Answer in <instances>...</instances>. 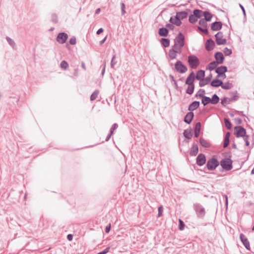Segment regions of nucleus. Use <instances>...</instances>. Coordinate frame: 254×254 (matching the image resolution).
Returning <instances> with one entry per match:
<instances>
[{
	"label": "nucleus",
	"instance_id": "61",
	"mask_svg": "<svg viewBox=\"0 0 254 254\" xmlns=\"http://www.w3.org/2000/svg\"><path fill=\"white\" fill-rule=\"evenodd\" d=\"M222 196H223V198H225V205L227 207L228 203V197L226 194H223Z\"/></svg>",
	"mask_w": 254,
	"mask_h": 254
},
{
	"label": "nucleus",
	"instance_id": "59",
	"mask_svg": "<svg viewBox=\"0 0 254 254\" xmlns=\"http://www.w3.org/2000/svg\"><path fill=\"white\" fill-rule=\"evenodd\" d=\"M244 139L246 142V145L248 146L250 145V142L248 140V136L246 135V136H244Z\"/></svg>",
	"mask_w": 254,
	"mask_h": 254
},
{
	"label": "nucleus",
	"instance_id": "28",
	"mask_svg": "<svg viewBox=\"0 0 254 254\" xmlns=\"http://www.w3.org/2000/svg\"><path fill=\"white\" fill-rule=\"evenodd\" d=\"M203 15L204 17V19H205L207 21H210L212 15L208 11H204L203 12Z\"/></svg>",
	"mask_w": 254,
	"mask_h": 254
},
{
	"label": "nucleus",
	"instance_id": "43",
	"mask_svg": "<svg viewBox=\"0 0 254 254\" xmlns=\"http://www.w3.org/2000/svg\"><path fill=\"white\" fill-rule=\"evenodd\" d=\"M6 39L8 43V44L13 48H14L15 47V43L14 41L11 39L10 37L6 36Z\"/></svg>",
	"mask_w": 254,
	"mask_h": 254
},
{
	"label": "nucleus",
	"instance_id": "44",
	"mask_svg": "<svg viewBox=\"0 0 254 254\" xmlns=\"http://www.w3.org/2000/svg\"><path fill=\"white\" fill-rule=\"evenodd\" d=\"M194 80L195 79H194V78H191L190 77H188L187 78L185 83L186 84L188 85H194L193 82Z\"/></svg>",
	"mask_w": 254,
	"mask_h": 254
},
{
	"label": "nucleus",
	"instance_id": "34",
	"mask_svg": "<svg viewBox=\"0 0 254 254\" xmlns=\"http://www.w3.org/2000/svg\"><path fill=\"white\" fill-rule=\"evenodd\" d=\"M221 86L223 89L228 90L231 89L233 87V85L232 83L227 82L224 84L223 83Z\"/></svg>",
	"mask_w": 254,
	"mask_h": 254
},
{
	"label": "nucleus",
	"instance_id": "33",
	"mask_svg": "<svg viewBox=\"0 0 254 254\" xmlns=\"http://www.w3.org/2000/svg\"><path fill=\"white\" fill-rule=\"evenodd\" d=\"M202 13H203V11H202L201 10H199L198 9H195L193 11V14L194 15V16L197 18H200L202 16V15H201Z\"/></svg>",
	"mask_w": 254,
	"mask_h": 254
},
{
	"label": "nucleus",
	"instance_id": "13",
	"mask_svg": "<svg viewBox=\"0 0 254 254\" xmlns=\"http://www.w3.org/2000/svg\"><path fill=\"white\" fill-rule=\"evenodd\" d=\"M212 77V74H210L206 78H203L202 79L199 81V86L200 87H203L204 86L208 84L211 81Z\"/></svg>",
	"mask_w": 254,
	"mask_h": 254
},
{
	"label": "nucleus",
	"instance_id": "52",
	"mask_svg": "<svg viewBox=\"0 0 254 254\" xmlns=\"http://www.w3.org/2000/svg\"><path fill=\"white\" fill-rule=\"evenodd\" d=\"M163 211V207L162 205H161L160 206H159L158 207V217H160L162 215Z\"/></svg>",
	"mask_w": 254,
	"mask_h": 254
},
{
	"label": "nucleus",
	"instance_id": "6",
	"mask_svg": "<svg viewBox=\"0 0 254 254\" xmlns=\"http://www.w3.org/2000/svg\"><path fill=\"white\" fill-rule=\"evenodd\" d=\"M234 134L237 137H244L246 135V130L242 126H236L234 127Z\"/></svg>",
	"mask_w": 254,
	"mask_h": 254
},
{
	"label": "nucleus",
	"instance_id": "19",
	"mask_svg": "<svg viewBox=\"0 0 254 254\" xmlns=\"http://www.w3.org/2000/svg\"><path fill=\"white\" fill-rule=\"evenodd\" d=\"M188 15V13L186 11H183L178 12L176 13V19L183 20L186 18Z\"/></svg>",
	"mask_w": 254,
	"mask_h": 254
},
{
	"label": "nucleus",
	"instance_id": "23",
	"mask_svg": "<svg viewBox=\"0 0 254 254\" xmlns=\"http://www.w3.org/2000/svg\"><path fill=\"white\" fill-rule=\"evenodd\" d=\"M201 127V123L200 122H198L195 124V128H194V136L195 137H198L199 136V134L200 131Z\"/></svg>",
	"mask_w": 254,
	"mask_h": 254
},
{
	"label": "nucleus",
	"instance_id": "27",
	"mask_svg": "<svg viewBox=\"0 0 254 254\" xmlns=\"http://www.w3.org/2000/svg\"><path fill=\"white\" fill-rule=\"evenodd\" d=\"M199 142L204 147L208 148L210 146V143L207 140L203 139V138H200L199 139Z\"/></svg>",
	"mask_w": 254,
	"mask_h": 254
},
{
	"label": "nucleus",
	"instance_id": "40",
	"mask_svg": "<svg viewBox=\"0 0 254 254\" xmlns=\"http://www.w3.org/2000/svg\"><path fill=\"white\" fill-rule=\"evenodd\" d=\"M205 93V90L203 89H200L198 92L195 94V97H199L202 98L204 96V94Z\"/></svg>",
	"mask_w": 254,
	"mask_h": 254
},
{
	"label": "nucleus",
	"instance_id": "15",
	"mask_svg": "<svg viewBox=\"0 0 254 254\" xmlns=\"http://www.w3.org/2000/svg\"><path fill=\"white\" fill-rule=\"evenodd\" d=\"M215 43L211 39H208L205 43V49L207 51H210L213 49Z\"/></svg>",
	"mask_w": 254,
	"mask_h": 254
},
{
	"label": "nucleus",
	"instance_id": "56",
	"mask_svg": "<svg viewBox=\"0 0 254 254\" xmlns=\"http://www.w3.org/2000/svg\"><path fill=\"white\" fill-rule=\"evenodd\" d=\"M185 227V224L183 221H182L181 219H179V229L180 230H182L184 229Z\"/></svg>",
	"mask_w": 254,
	"mask_h": 254
},
{
	"label": "nucleus",
	"instance_id": "62",
	"mask_svg": "<svg viewBox=\"0 0 254 254\" xmlns=\"http://www.w3.org/2000/svg\"><path fill=\"white\" fill-rule=\"evenodd\" d=\"M188 77H190L191 78H194V79H195V76L194 72L192 71Z\"/></svg>",
	"mask_w": 254,
	"mask_h": 254
},
{
	"label": "nucleus",
	"instance_id": "10",
	"mask_svg": "<svg viewBox=\"0 0 254 254\" xmlns=\"http://www.w3.org/2000/svg\"><path fill=\"white\" fill-rule=\"evenodd\" d=\"M206 163V158L204 154H199L196 157V164L199 166H202Z\"/></svg>",
	"mask_w": 254,
	"mask_h": 254
},
{
	"label": "nucleus",
	"instance_id": "49",
	"mask_svg": "<svg viewBox=\"0 0 254 254\" xmlns=\"http://www.w3.org/2000/svg\"><path fill=\"white\" fill-rule=\"evenodd\" d=\"M51 19H52V21L54 23H58V16L56 14H55V13L52 14V16H51Z\"/></svg>",
	"mask_w": 254,
	"mask_h": 254
},
{
	"label": "nucleus",
	"instance_id": "54",
	"mask_svg": "<svg viewBox=\"0 0 254 254\" xmlns=\"http://www.w3.org/2000/svg\"><path fill=\"white\" fill-rule=\"evenodd\" d=\"M121 6L122 15H124L125 14V13H126V11H125L126 6H125V4L123 2H122L121 3Z\"/></svg>",
	"mask_w": 254,
	"mask_h": 254
},
{
	"label": "nucleus",
	"instance_id": "64",
	"mask_svg": "<svg viewBox=\"0 0 254 254\" xmlns=\"http://www.w3.org/2000/svg\"><path fill=\"white\" fill-rule=\"evenodd\" d=\"M237 124L238 125H241L242 123V120L240 118H238L235 119Z\"/></svg>",
	"mask_w": 254,
	"mask_h": 254
},
{
	"label": "nucleus",
	"instance_id": "1",
	"mask_svg": "<svg viewBox=\"0 0 254 254\" xmlns=\"http://www.w3.org/2000/svg\"><path fill=\"white\" fill-rule=\"evenodd\" d=\"M219 164L222 168L226 171H230L233 168V161L229 158L222 159Z\"/></svg>",
	"mask_w": 254,
	"mask_h": 254
},
{
	"label": "nucleus",
	"instance_id": "36",
	"mask_svg": "<svg viewBox=\"0 0 254 254\" xmlns=\"http://www.w3.org/2000/svg\"><path fill=\"white\" fill-rule=\"evenodd\" d=\"M230 103V98L228 97H224L221 101V104L224 107L226 106V105L229 104Z\"/></svg>",
	"mask_w": 254,
	"mask_h": 254
},
{
	"label": "nucleus",
	"instance_id": "18",
	"mask_svg": "<svg viewBox=\"0 0 254 254\" xmlns=\"http://www.w3.org/2000/svg\"><path fill=\"white\" fill-rule=\"evenodd\" d=\"M215 71L216 73L220 75L221 74H224L227 71V67L225 66H221L217 67Z\"/></svg>",
	"mask_w": 254,
	"mask_h": 254
},
{
	"label": "nucleus",
	"instance_id": "47",
	"mask_svg": "<svg viewBox=\"0 0 254 254\" xmlns=\"http://www.w3.org/2000/svg\"><path fill=\"white\" fill-rule=\"evenodd\" d=\"M172 49H175L176 51L179 52L181 53L182 51V47H180V46L175 42V44L173 46V48Z\"/></svg>",
	"mask_w": 254,
	"mask_h": 254
},
{
	"label": "nucleus",
	"instance_id": "42",
	"mask_svg": "<svg viewBox=\"0 0 254 254\" xmlns=\"http://www.w3.org/2000/svg\"><path fill=\"white\" fill-rule=\"evenodd\" d=\"M207 21H206L204 18H201L199 21V24L203 27H207Z\"/></svg>",
	"mask_w": 254,
	"mask_h": 254
},
{
	"label": "nucleus",
	"instance_id": "51",
	"mask_svg": "<svg viewBox=\"0 0 254 254\" xmlns=\"http://www.w3.org/2000/svg\"><path fill=\"white\" fill-rule=\"evenodd\" d=\"M118 127V125L117 124H116V123L112 125V127H111V128L110 129V132H111V133L113 134L114 130H116L117 128Z\"/></svg>",
	"mask_w": 254,
	"mask_h": 254
},
{
	"label": "nucleus",
	"instance_id": "30",
	"mask_svg": "<svg viewBox=\"0 0 254 254\" xmlns=\"http://www.w3.org/2000/svg\"><path fill=\"white\" fill-rule=\"evenodd\" d=\"M170 40L169 39L163 38L161 40L162 45L165 48H167L170 45Z\"/></svg>",
	"mask_w": 254,
	"mask_h": 254
},
{
	"label": "nucleus",
	"instance_id": "7",
	"mask_svg": "<svg viewBox=\"0 0 254 254\" xmlns=\"http://www.w3.org/2000/svg\"><path fill=\"white\" fill-rule=\"evenodd\" d=\"M216 43L218 45H223L227 43L226 39L223 38L222 32H219L215 35Z\"/></svg>",
	"mask_w": 254,
	"mask_h": 254
},
{
	"label": "nucleus",
	"instance_id": "14",
	"mask_svg": "<svg viewBox=\"0 0 254 254\" xmlns=\"http://www.w3.org/2000/svg\"><path fill=\"white\" fill-rule=\"evenodd\" d=\"M222 23L221 21H215L211 24V29L213 31H218L222 28Z\"/></svg>",
	"mask_w": 254,
	"mask_h": 254
},
{
	"label": "nucleus",
	"instance_id": "63",
	"mask_svg": "<svg viewBox=\"0 0 254 254\" xmlns=\"http://www.w3.org/2000/svg\"><path fill=\"white\" fill-rule=\"evenodd\" d=\"M73 239V235L72 234H68L67 235V239L68 240V241H71Z\"/></svg>",
	"mask_w": 254,
	"mask_h": 254
},
{
	"label": "nucleus",
	"instance_id": "57",
	"mask_svg": "<svg viewBox=\"0 0 254 254\" xmlns=\"http://www.w3.org/2000/svg\"><path fill=\"white\" fill-rule=\"evenodd\" d=\"M229 98L231 102L237 100L239 98V96L237 95H234L232 97Z\"/></svg>",
	"mask_w": 254,
	"mask_h": 254
},
{
	"label": "nucleus",
	"instance_id": "58",
	"mask_svg": "<svg viewBox=\"0 0 254 254\" xmlns=\"http://www.w3.org/2000/svg\"><path fill=\"white\" fill-rule=\"evenodd\" d=\"M111 230V224H109L108 226H107L105 228V232L106 233H109Z\"/></svg>",
	"mask_w": 254,
	"mask_h": 254
},
{
	"label": "nucleus",
	"instance_id": "37",
	"mask_svg": "<svg viewBox=\"0 0 254 254\" xmlns=\"http://www.w3.org/2000/svg\"><path fill=\"white\" fill-rule=\"evenodd\" d=\"M194 89V85H189L186 90V93L188 94L191 95L193 92Z\"/></svg>",
	"mask_w": 254,
	"mask_h": 254
},
{
	"label": "nucleus",
	"instance_id": "35",
	"mask_svg": "<svg viewBox=\"0 0 254 254\" xmlns=\"http://www.w3.org/2000/svg\"><path fill=\"white\" fill-rule=\"evenodd\" d=\"M170 21L173 23V24H175L176 25L178 26H180L181 24H182V22L181 21V19H176L174 20L172 17H171L170 19Z\"/></svg>",
	"mask_w": 254,
	"mask_h": 254
},
{
	"label": "nucleus",
	"instance_id": "8",
	"mask_svg": "<svg viewBox=\"0 0 254 254\" xmlns=\"http://www.w3.org/2000/svg\"><path fill=\"white\" fill-rule=\"evenodd\" d=\"M68 35L64 32H61L57 35L56 40L60 44H64L68 39Z\"/></svg>",
	"mask_w": 254,
	"mask_h": 254
},
{
	"label": "nucleus",
	"instance_id": "48",
	"mask_svg": "<svg viewBox=\"0 0 254 254\" xmlns=\"http://www.w3.org/2000/svg\"><path fill=\"white\" fill-rule=\"evenodd\" d=\"M197 28L199 31H201L204 34H205V35L208 34V32L207 27H203L198 26Z\"/></svg>",
	"mask_w": 254,
	"mask_h": 254
},
{
	"label": "nucleus",
	"instance_id": "11",
	"mask_svg": "<svg viewBox=\"0 0 254 254\" xmlns=\"http://www.w3.org/2000/svg\"><path fill=\"white\" fill-rule=\"evenodd\" d=\"M240 239L245 246V247L248 250H250V245L249 241H248L246 236L243 234H240Z\"/></svg>",
	"mask_w": 254,
	"mask_h": 254
},
{
	"label": "nucleus",
	"instance_id": "55",
	"mask_svg": "<svg viewBox=\"0 0 254 254\" xmlns=\"http://www.w3.org/2000/svg\"><path fill=\"white\" fill-rule=\"evenodd\" d=\"M69 43L71 45H75L76 43V39L75 37H72L70 39Z\"/></svg>",
	"mask_w": 254,
	"mask_h": 254
},
{
	"label": "nucleus",
	"instance_id": "31",
	"mask_svg": "<svg viewBox=\"0 0 254 254\" xmlns=\"http://www.w3.org/2000/svg\"><path fill=\"white\" fill-rule=\"evenodd\" d=\"M210 100L212 104H216L219 101L220 99L216 94H214L212 96V98H210Z\"/></svg>",
	"mask_w": 254,
	"mask_h": 254
},
{
	"label": "nucleus",
	"instance_id": "22",
	"mask_svg": "<svg viewBox=\"0 0 254 254\" xmlns=\"http://www.w3.org/2000/svg\"><path fill=\"white\" fill-rule=\"evenodd\" d=\"M205 76V71L203 70H199L196 72V74L195 76L196 79L199 80L200 81Z\"/></svg>",
	"mask_w": 254,
	"mask_h": 254
},
{
	"label": "nucleus",
	"instance_id": "60",
	"mask_svg": "<svg viewBox=\"0 0 254 254\" xmlns=\"http://www.w3.org/2000/svg\"><path fill=\"white\" fill-rule=\"evenodd\" d=\"M166 27L171 30H174V26L172 24H167Z\"/></svg>",
	"mask_w": 254,
	"mask_h": 254
},
{
	"label": "nucleus",
	"instance_id": "21",
	"mask_svg": "<svg viewBox=\"0 0 254 254\" xmlns=\"http://www.w3.org/2000/svg\"><path fill=\"white\" fill-rule=\"evenodd\" d=\"M222 84H223L222 81H221L217 78L213 80L210 83L211 86L212 87H218L219 86H221Z\"/></svg>",
	"mask_w": 254,
	"mask_h": 254
},
{
	"label": "nucleus",
	"instance_id": "38",
	"mask_svg": "<svg viewBox=\"0 0 254 254\" xmlns=\"http://www.w3.org/2000/svg\"><path fill=\"white\" fill-rule=\"evenodd\" d=\"M99 93V90H95L90 96V100L91 101L95 100L97 98Z\"/></svg>",
	"mask_w": 254,
	"mask_h": 254
},
{
	"label": "nucleus",
	"instance_id": "4",
	"mask_svg": "<svg viewBox=\"0 0 254 254\" xmlns=\"http://www.w3.org/2000/svg\"><path fill=\"white\" fill-rule=\"evenodd\" d=\"M219 165V162L216 158L212 157L208 160L206 163V167L208 170H215Z\"/></svg>",
	"mask_w": 254,
	"mask_h": 254
},
{
	"label": "nucleus",
	"instance_id": "9",
	"mask_svg": "<svg viewBox=\"0 0 254 254\" xmlns=\"http://www.w3.org/2000/svg\"><path fill=\"white\" fill-rule=\"evenodd\" d=\"M175 42L178 44L180 47H183L185 45V37L184 35L181 33L179 32L177 36L176 37Z\"/></svg>",
	"mask_w": 254,
	"mask_h": 254
},
{
	"label": "nucleus",
	"instance_id": "32",
	"mask_svg": "<svg viewBox=\"0 0 254 254\" xmlns=\"http://www.w3.org/2000/svg\"><path fill=\"white\" fill-rule=\"evenodd\" d=\"M201 103L204 106H206V105L210 103H211L210 98L204 96L202 98Z\"/></svg>",
	"mask_w": 254,
	"mask_h": 254
},
{
	"label": "nucleus",
	"instance_id": "26",
	"mask_svg": "<svg viewBox=\"0 0 254 254\" xmlns=\"http://www.w3.org/2000/svg\"><path fill=\"white\" fill-rule=\"evenodd\" d=\"M183 134L184 136L187 139H190L192 136V133L191 132V129H187L184 131Z\"/></svg>",
	"mask_w": 254,
	"mask_h": 254
},
{
	"label": "nucleus",
	"instance_id": "12",
	"mask_svg": "<svg viewBox=\"0 0 254 254\" xmlns=\"http://www.w3.org/2000/svg\"><path fill=\"white\" fill-rule=\"evenodd\" d=\"M214 57L216 62L219 64H222L224 62V57L221 52H217L215 54Z\"/></svg>",
	"mask_w": 254,
	"mask_h": 254
},
{
	"label": "nucleus",
	"instance_id": "16",
	"mask_svg": "<svg viewBox=\"0 0 254 254\" xmlns=\"http://www.w3.org/2000/svg\"><path fill=\"white\" fill-rule=\"evenodd\" d=\"M193 117H194V114L193 112H189L187 114V115L185 117L184 122L188 124H190L191 122V121L193 118Z\"/></svg>",
	"mask_w": 254,
	"mask_h": 254
},
{
	"label": "nucleus",
	"instance_id": "29",
	"mask_svg": "<svg viewBox=\"0 0 254 254\" xmlns=\"http://www.w3.org/2000/svg\"><path fill=\"white\" fill-rule=\"evenodd\" d=\"M217 64H218L216 61H213L210 63L207 67V69H209L211 71L216 69Z\"/></svg>",
	"mask_w": 254,
	"mask_h": 254
},
{
	"label": "nucleus",
	"instance_id": "20",
	"mask_svg": "<svg viewBox=\"0 0 254 254\" xmlns=\"http://www.w3.org/2000/svg\"><path fill=\"white\" fill-rule=\"evenodd\" d=\"M198 152V148L197 144H193L190 152V155L191 156H196Z\"/></svg>",
	"mask_w": 254,
	"mask_h": 254
},
{
	"label": "nucleus",
	"instance_id": "25",
	"mask_svg": "<svg viewBox=\"0 0 254 254\" xmlns=\"http://www.w3.org/2000/svg\"><path fill=\"white\" fill-rule=\"evenodd\" d=\"M177 53H180L179 52L176 51L175 49H170L169 51V57L171 60H174L176 58Z\"/></svg>",
	"mask_w": 254,
	"mask_h": 254
},
{
	"label": "nucleus",
	"instance_id": "3",
	"mask_svg": "<svg viewBox=\"0 0 254 254\" xmlns=\"http://www.w3.org/2000/svg\"><path fill=\"white\" fill-rule=\"evenodd\" d=\"M193 209L196 214L197 217L203 218L205 215V208L199 203H194Z\"/></svg>",
	"mask_w": 254,
	"mask_h": 254
},
{
	"label": "nucleus",
	"instance_id": "46",
	"mask_svg": "<svg viewBox=\"0 0 254 254\" xmlns=\"http://www.w3.org/2000/svg\"><path fill=\"white\" fill-rule=\"evenodd\" d=\"M116 59V55H113V56L112 57V60H111V64H110L111 67L113 68H114L115 65L117 64V62L115 61Z\"/></svg>",
	"mask_w": 254,
	"mask_h": 254
},
{
	"label": "nucleus",
	"instance_id": "2",
	"mask_svg": "<svg viewBox=\"0 0 254 254\" xmlns=\"http://www.w3.org/2000/svg\"><path fill=\"white\" fill-rule=\"evenodd\" d=\"M188 63L192 69H196L200 64L199 59L195 55H190L188 58Z\"/></svg>",
	"mask_w": 254,
	"mask_h": 254
},
{
	"label": "nucleus",
	"instance_id": "24",
	"mask_svg": "<svg viewBox=\"0 0 254 254\" xmlns=\"http://www.w3.org/2000/svg\"><path fill=\"white\" fill-rule=\"evenodd\" d=\"M168 30L166 28H160L159 29L158 33L160 36L166 37L168 34Z\"/></svg>",
	"mask_w": 254,
	"mask_h": 254
},
{
	"label": "nucleus",
	"instance_id": "17",
	"mask_svg": "<svg viewBox=\"0 0 254 254\" xmlns=\"http://www.w3.org/2000/svg\"><path fill=\"white\" fill-rule=\"evenodd\" d=\"M199 105L200 103L199 101H193L189 105L188 110L190 112H192L198 108L199 106Z\"/></svg>",
	"mask_w": 254,
	"mask_h": 254
},
{
	"label": "nucleus",
	"instance_id": "5",
	"mask_svg": "<svg viewBox=\"0 0 254 254\" xmlns=\"http://www.w3.org/2000/svg\"><path fill=\"white\" fill-rule=\"evenodd\" d=\"M175 70L180 73H185L188 70L187 67L181 61H177L175 64Z\"/></svg>",
	"mask_w": 254,
	"mask_h": 254
},
{
	"label": "nucleus",
	"instance_id": "41",
	"mask_svg": "<svg viewBox=\"0 0 254 254\" xmlns=\"http://www.w3.org/2000/svg\"><path fill=\"white\" fill-rule=\"evenodd\" d=\"M197 19L193 14H191L189 16V20L191 23H194L197 21Z\"/></svg>",
	"mask_w": 254,
	"mask_h": 254
},
{
	"label": "nucleus",
	"instance_id": "50",
	"mask_svg": "<svg viewBox=\"0 0 254 254\" xmlns=\"http://www.w3.org/2000/svg\"><path fill=\"white\" fill-rule=\"evenodd\" d=\"M223 52L226 56H229L232 54V50L226 47L224 49Z\"/></svg>",
	"mask_w": 254,
	"mask_h": 254
},
{
	"label": "nucleus",
	"instance_id": "53",
	"mask_svg": "<svg viewBox=\"0 0 254 254\" xmlns=\"http://www.w3.org/2000/svg\"><path fill=\"white\" fill-rule=\"evenodd\" d=\"M229 142H230L229 139L224 138V143H223V147L224 148L227 147L229 145Z\"/></svg>",
	"mask_w": 254,
	"mask_h": 254
},
{
	"label": "nucleus",
	"instance_id": "39",
	"mask_svg": "<svg viewBox=\"0 0 254 254\" xmlns=\"http://www.w3.org/2000/svg\"><path fill=\"white\" fill-rule=\"evenodd\" d=\"M224 123H225L226 127L228 129H230L232 127V124H231V122H230L229 120L227 118H225L224 119Z\"/></svg>",
	"mask_w": 254,
	"mask_h": 254
},
{
	"label": "nucleus",
	"instance_id": "45",
	"mask_svg": "<svg viewBox=\"0 0 254 254\" xmlns=\"http://www.w3.org/2000/svg\"><path fill=\"white\" fill-rule=\"evenodd\" d=\"M60 66L64 69H66L68 67V64L65 61H63L61 63Z\"/></svg>",
	"mask_w": 254,
	"mask_h": 254
}]
</instances>
